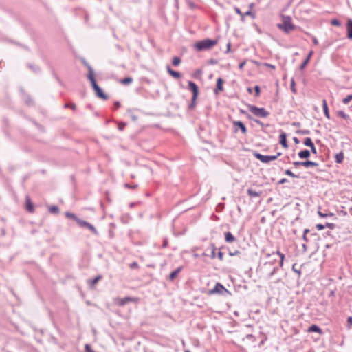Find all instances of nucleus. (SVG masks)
I'll list each match as a JSON object with an SVG mask.
<instances>
[{
    "label": "nucleus",
    "instance_id": "f257e3e1",
    "mask_svg": "<svg viewBox=\"0 0 352 352\" xmlns=\"http://www.w3.org/2000/svg\"><path fill=\"white\" fill-rule=\"evenodd\" d=\"M217 43V39L205 38L197 42L195 44V48L199 52L208 50L216 45Z\"/></svg>",
    "mask_w": 352,
    "mask_h": 352
},
{
    "label": "nucleus",
    "instance_id": "f03ea898",
    "mask_svg": "<svg viewBox=\"0 0 352 352\" xmlns=\"http://www.w3.org/2000/svg\"><path fill=\"white\" fill-rule=\"evenodd\" d=\"M207 295H219L221 296H227L231 293L221 283H217L212 289L204 292Z\"/></svg>",
    "mask_w": 352,
    "mask_h": 352
},
{
    "label": "nucleus",
    "instance_id": "7ed1b4c3",
    "mask_svg": "<svg viewBox=\"0 0 352 352\" xmlns=\"http://www.w3.org/2000/svg\"><path fill=\"white\" fill-rule=\"evenodd\" d=\"M188 89L190 90L192 93V96L191 98V102L188 105V109L190 110H193L197 105V99L199 94V90L198 86L195 82L192 81H188Z\"/></svg>",
    "mask_w": 352,
    "mask_h": 352
},
{
    "label": "nucleus",
    "instance_id": "20e7f679",
    "mask_svg": "<svg viewBox=\"0 0 352 352\" xmlns=\"http://www.w3.org/2000/svg\"><path fill=\"white\" fill-rule=\"evenodd\" d=\"M87 78L91 83V86H92L94 90L95 91L96 95L98 98H102L104 100H107L108 96L107 94H105L103 92V91L102 90V89L98 85V84L96 83V80L95 79L94 75H92L91 74H90L89 76H87Z\"/></svg>",
    "mask_w": 352,
    "mask_h": 352
},
{
    "label": "nucleus",
    "instance_id": "39448f33",
    "mask_svg": "<svg viewBox=\"0 0 352 352\" xmlns=\"http://www.w3.org/2000/svg\"><path fill=\"white\" fill-rule=\"evenodd\" d=\"M283 23H279L277 27L283 30L285 33H289L295 29V25L292 23V19L289 16H283Z\"/></svg>",
    "mask_w": 352,
    "mask_h": 352
},
{
    "label": "nucleus",
    "instance_id": "423d86ee",
    "mask_svg": "<svg viewBox=\"0 0 352 352\" xmlns=\"http://www.w3.org/2000/svg\"><path fill=\"white\" fill-rule=\"evenodd\" d=\"M248 108V110L256 117L267 118L270 114L269 111L263 107H258L252 104H249Z\"/></svg>",
    "mask_w": 352,
    "mask_h": 352
},
{
    "label": "nucleus",
    "instance_id": "0eeeda50",
    "mask_svg": "<svg viewBox=\"0 0 352 352\" xmlns=\"http://www.w3.org/2000/svg\"><path fill=\"white\" fill-rule=\"evenodd\" d=\"M253 155L255 158L265 164H268L271 161L276 160V157H274V155H263L256 151H254Z\"/></svg>",
    "mask_w": 352,
    "mask_h": 352
},
{
    "label": "nucleus",
    "instance_id": "6e6552de",
    "mask_svg": "<svg viewBox=\"0 0 352 352\" xmlns=\"http://www.w3.org/2000/svg\"><path fill=\"white\" fill-rule=\"evenodd\" d=\"M138 301V298L126 296L122 298H118L116 303L119 306H124L129 302H137Z\"/></svg>",
    "mask_w": 352,
    "mask_h": 352
},
{
    "label": "nucleus",
    "instance_id": "1a4fd4ad",
    "mask_svg": "<svg viewBox=\"0 0 352 352\" xmlns=\"http://www.w3.org/2000/svg\"><path fill=\"white\" fill-rule=\"evenodd\" d=\"M78 226L81 228H85L88 229L96 236H98L99 234L96 228L92 224L87 221H85L82 219Z\"/></svg>",
    "mask_w": 352,
    "mask_h": 352
},
{
    "label": "nucleus",
    "instance_id": "9d476101",
    "mask_svg": "<svg viewBox=\"0 0 352 352\" xmlns=\"http://www.w3.org/2000/svg\"><path fill=\"white\" fill-rule=\"evenodd\" d=\"M103 278V276L102 274H98L93 279H88L87 280V284L91 289H95L96 285Z\"/></svg>",
    "mask_w": 352,
    "mask_h": 352
},
{
    "label": "nucleus",
    "instance_id": "9b49d317",
    "mask_svg": "<svg viewBox=\"0 0 352 352\" xmlns=\"http://www.w3.org/2000/svg\"><path fill=\"white\" fill-rule=\"evenodd\" d=\"M25 209L30 213H33L34 212V204L29 196H26L25 197Z\"/></svg>",
    "mask_w": 352,
    "mask_h": 352
},
{
    "label": "nucleus",
    "instance_id": "f8f14e48",
    "mask_svg": "<svg viewBox=\"0 0 352 352\" xmlns=\"http://www.w3.org/2000/svg\"><path fill=\"white\" fill-rule=\"evenodd\" d=\"M224 80L221 78H219L217 80L216 87L214 89V92L215 94H218L219 91H222L223 90V85Z\"/></svg>",
    "mask_w": 352,
    "mask_h": 352
},
{
    "label": "nucleus",
    "instance_id": "ddd939ff",
    "mask_svg": "<svg viewBox=\"0 0 352 352\" xmlns=\"http://www.w3.org/2000/svg\"><path fill=\"white\" fill-rule=\"evenodd\" d=\"M346 36L349 39L352 40V19H349L347 20L346 24Z\"/></svg>",
    "mask_w": 352,
    "mask_h": 352
},
{
    "label": "nucleus",
    "instance_id": "4468645a",
    "mask_svg": "<svg viewBox=\"0 0 352 352\" xmlns=\"http://www.w3.org/2000/svg\"><path fill=\"white\" fill-rule=\"evenodd\" d=\"M233 125L234 126H236L239 129L241 130V131L242 132L243 134H246L247 133V128L245 126V125L243 124V122L241 121H234L233 122Z\"/></svg>",
    "mask_w": 352,
    "mask_h": 352
},
{
    "label": "nucleus",
    "instance_id": "2eb2a0df",
    "mask_svg": "<svg viewBox=\"0 0 352 352\" xmlns=\"http://www.w3.org/2000/svg\"><path fill=\"white\" fill-rule=\"evenodd\" d=\"M183 269V267L182 266H180V267H178L176 270H175L174 271H173L170 274H169V276H168V280L169 281H173L176 277L178 276V274L181 272V271Z\"/></svg>",
    "mask_w": 352,
    "mask_h": 352
},
{
    "label": "nucleus",
    "instance_id": "dca6fc26",
    "mask_svg": "<svg viewBox=\"0 0 352 352\" xmlns=\"http://www.w3.org/2000/svg\"><path fill=\"white\" fill-rule=\"evenodd\" d=\"M314 54V51L313 50H310V52L308 53L306 58L304 60V61L301 63V65H300V70H303L306 66L307 65V64L309 63L312 55Z\"/></svg>",
    "mask_w": 352,
    "mask_h": 352
},
{
    "label": "nucleus",
    "instance_id": "f3484780",
    "mask_svg": "<svg viewBox=\"0 0 352 352\" xmlns=\"http://www.w3.org/2000/svg\"><path fill=\"white\" fill-rule=\"evenodd\" d=\"M279 142L282 146L285 148H288V144L287 141V135L285 133H282L279 136Z\"/></svg>",
    "mask_w": 352,
    "mask_h": 352
},
{
    "label": "nucleus",
    "instance_id": "a211bd4d",
    "mask_svg": "<svg viewBox=\"0 0 352 352\" xmlns=\"http://www.w3.org/2000/svg\"><path fill=\"white\" fill-rule=\"evenodd\" d=\"M166 69H167L168 73L173 78H180L182 77L181 73L177 71H175V70L172 69L170 65L166 66Z\"/></svg>",
    "mask_w": 352,
    "mask_h": 352
},
{
    "label": "nucleus",
    "instance_id": "6ab92c4d",
    "mask_svg": "<svg viewBox=\"0 0 352 352\" xmlns=\"http://www.w3.org/2000/svg\"><path fill=\"white\" fill-rule=\"evenodd\" d=\"M224 236H225V241L227 243H233L236 241L235 236L230 232H225Z\"/></svg>",
    "mask_w": 352,
    "mask_h": 352
},
{
    "label": "nucleus",
    "instance_id": "aec40b11",
    "mask_svg": "<svg viewBox=\"0 0 352 352\" xmlns=\"http://www.w3.org/2000/svg\"><path fill=\"white\" fill-rule=\"evenodd\" d=\"M322 109H323V112H324V116L327 119H330L329 111L327 100L325 99H323V100H322Z\"/></svg>",
    "mask_w": 352,
    "mask_h": 352
},
{
    "label": "nucleus",
    "instance_id": "412c9836",
    "mask_svg": "<svg viewBox=\"0 0 352 352\" xmlns=\"http://www.w3.org/2000/svg\"><path fill=\"white\" fill-rule=\"evenodd\" d=\"M298 155L300 159H308L310 157V151L307 149H304L300 151Z\"/></svg>",
    "mask_w": 352,
    "mask_h": 352
},
{
    "label": "nucleus",
    "instance_id": "4be33fe9",
    "mask_svg": "<svg viewBox=\"0 0 352 352\" xmlns=\"http://www.w3.org/2000/svg\"><path fill=\"white\" fill-rule=\"evenodd\" d=\"M65 217L69 219H72L74 220L77 223L78 225L80 223V222L82 220L80 218H78L75 214L69 212H65Z\"/></svg>",
    "mask_w": 352,
    "mask_h": 352
},
{
    "label": "nucleus",
    "instance_id": "5701e85b",
    "mask_svg": "<svg viewBox=\"0 0 352 352\" xmlns=\"http://www.w3.org/2000/svg\"><path fill=\"white\" fill-rule=\"evenodd\" d=\"M318 166V163L312 162L310 160H307L302 162V166L305 168H309V167H317Z\"/></svg>",
    "mask_w": 352,
    "mask_h": 352
},
{
    "label": "nucleus",
    "instance_id": "b1692460",
    "mask_svg": "<svg viewBox=\"0 0 352 352\" xmlns=\"http://www.w3.org/2000/svg\"><path fill=\"white\" fill-rule=\"evenodd\" d=\"M247 193L250 197H260L261 195V192H256V190L252 188H248L247 190Z\"/></svg>",
    "mask_w": 352,
    "mask_h": 352
},
{
    "label": "nucleus",
    "instance_id": "393cba45",
    "mask_svg": "<svg viewBox=\"0 0 352 352\" xmlns=\"http://www.w3.org/2000/svg\"><path fill=\"white\" fill-rule=\"evenodd\" d=\"M308 331L309 332H316V333H318L320 334H321L322 333V331L321 329V328H320L318 325L316 324H311L309 329H308Z\"/></svg>",
    "mask_w": 352,
    "mask_h": 352
},
{
    "label": "nucleus",
    "instance_id": "a878e982",
    "mask_svg": "<svg viewBox=\"0 0 352 352\" xmlns=\"http://www.w3.org/2000/svg\"><path fill=\"white\" fill-rule=\"evenodd\" d=\"M344 160V153L342 151L340 152L339 153H337L335 155V162L338 164L342 163Z\"/></svg>",
    "mask_w": 352,
    "mask_h": 352
},
{
    "label": "nucleus",
    "instance_id": "bb28decb",
    "mask_svg": "<svg viewBox=\"0 0 352 352\" xmlns=\"http://www.w3.org/2000/svg\"><path fill=\"white\" fill-rule=\"evenodd\" d=\"M228 254L230 256H238L240 258L242 257V252L238 250H232L230 248H228Z\"/></svg>",
    "mask_w": 352,
    "mask_h": 352
},
{
    "label": "nucleus",
    "instance_id": "cd10ccee",
    "mask_svg": "<svg viewBox=\"0 0 352 352\" xmlns=\"http://www.w3.org/2000/svg\"><path fill=\"white\" fill-rule=\"evenodd\" d=\"M133 81L132 77L128 76L122 79H120L119 82L124 85H128Z\"/></svg>",
    "mask_w": 352,
    "mask_h": 352
},
{
    "label": "nucleus",
    "instance_id": "c85d7f7f",
    "mask_svg": "<svg viewBox=\"0 0 352 352\" xmlns=\"http://www.w3.org/2000/svg\"><path fill=\"white\" fill-rule=\"evenodd\" d=\"M82 63L88 69L89 73H88L87 76H89L90 74H91L92 75H94V70H93L91 66L85 59L82 60Z\"/></svg>",
    "mask_w": 352,
    "mask_h": 352
},
{
    "label": "nucleus",
    "instance_id": "c756f323",
    "mask_svg": "<svg viewBox=\"0 0 352 352\" xmlns=\"http://www.w3.org/2000/svg\"><path fill=\"white\" fill-rule=\"evenodd\" d=\"M49 212L51 213V214H58L59 213V208L57 206H51L50 208H49Z\"/></svg>",
    "mask_w": 352,
    "mask_h": 352
},
{
    "label": "nucleus",
    "instance_id": "7c9ffc66",
    "mask_svg": "<svg viewBox=\"0 0 352 352\" xmlns=\"http://www.w3.org/2000/svg\"><path fill=\"white\" fill-rule=\"evenodd\" d=\"M247 16H251L252 19L255 17L254 14L251 10H248L245 13H243L242 18L241 19V21L243 22L245 21V17Z\"/></svg>",
    "mask_w": 352,
    "mask_h": 352
},
{
    "label": "nucleus",
    "instance_id": "2f4dec72",
    "mask_svg": "<svg viewBox=\"0 0 352 352\" xmlns=\"http://www.w3.org/2000/svg\"><path fill=\"white\" fill-rule=\"evenodd\" d=\"M337 115L338 117L343 118L345 120H349V116L346 114L343 111H338L337 112Z\"/></svg>",
    "mask_w": 352,
    "mask_h": 352
},
{
    "label": "nucleus",
    "instance_id": "473e14b6",
    "mask_svg": "<svg viewBox=\"0 0 352 352\" xmlns=\"http://www.w3.org/2000/svg\"><path fill=\"white\" fill-rule=\"evenodd\" d=\"M181 58L178 56H174L172 59V64L177 67L181 63Z\"/></svg>",
    "mask_w": 352,
    "mask_h": 352
},
{
    "label": "nucleus",
    "instance_id": "72a5a7b5",
    "mask_svg": "<svg viewBox=\"0 0 352 352\" xmlns=\"http://www.w3.org/2000/svg\"><path fill=\"white\" fill-rule=\"evenodd\" d=\"M303 144L305 146L309 147L313 146L314 144L312 140L310 138H306L303 141Z\"/></svg>",
    "mask_w": 352,
    "mask_h": 352
},
{
    "label": "nucleus",
    "instance_id": "f704fd0d",
    "mask_svg": "<svg viewBox=\"0 0 352 352\" xmlns=\"http://www.w3.org/2000/svg\"><path fill=\"white\" fill-rule=\"evenodd\" d=\"M254 122L256 124H257L258 125L261 126L262 127V129H263L265 127H269L270 126V124H264L263 122H261V120H257V119H255L254 120Z\"/></svg>",
    "mask_w": 352,
    "mask_h": 352
},
{
    "label": "nucleus",
    "instance_id": "c9c22d12",
    "mask_svg": "<svg viewBox=\"0 0 352 352\" xmlns=\"http://www.w3.org/2000/svg\"><path fill=\"white\" fill-rule=\"evenodd\" d=\"M276 254L280 256V262H279V266L283 267L285 255L283 253H281L280 251H277Z\"/></svg>",
    "mask_w": 352,
    "mask_h": 352
},
{
    "label": "nucleus",
    "instance_id": "e433bc0d",
    "mask_svg": "<svg viewBox=\"0 0 352 352\" xmlns=\"http://www.w3.org/2000/svg\"><path fill=\"white\" fill-rule=\"evenodd\" d=\"M310 133H311L310 131L308 129H302V130L299 129L296 131V134H300V135H309Z\"/></svg>",
    "mask_w": 352,
    "mask_h": 352
},
{
    "label": "nucleus",
    "instance_id": "4c0bfd02",
    "mask_svg": "<svg viewBox=\"0 0 352 352\" xmlns=\"http://www.w3.org/2000/svg\"><path fill=\"white\" fill-rule=\"evenodd\" d=\"M126 126V123L124 122H118V129L119 131H122L124 129Z\"/></svg>",
    "mask_w": 352,
    "mask_h": 352
},
{
    "label": "nucleus",
    "instance_id": "58836bf2",
    "mask_svg": "<svg viewBox=\"0 0 352 352\" xmlns=\"http://www.w3.org/2000/svg\"><path fill=\"white\" fill-rule=\"evenodd\" d=\"M352 100V94L351 95H348L346 97H345L343 100H342V102L344 104H349V102Z\"/></svg>",
    "mask_w": 352,
    "mask_h": 352
},
{
    "label": "nucleus",
    "instance_id": "ea45409f",
    "mask_svg": "<svg viewBox=\"0 0 352 352\" xmlns=\"http://www.w3.org/2000/svg\"><path fill=\"white\" fill-rule=\"evenodd\" d=\"M285 174L288 175V176H290L293 178H298L299 176L297 175H295L294 173H293L289 169H287L285 171Z\"/></svg>",
    "mask_w": 352,
    "mask_h": 352
},
{
    "label": "nucleus",
    "instance_id": "a19ab883",
    "mask_svg": "<svg viewBox=\"0 0 352 352\" xmlns=\"http://www.w3.org/2000/svg\"><path fill=\"white\" fill-rule=\"evenodd\" d=\"M318 215L320 217H322V218H325V217H331V216H333V214L331 213V212H329V213H323L321 211H318Z\"/></svg>",
    "mask_w": 352,
    "mask_h": 352
},
{
    "label": "nucleus",
    "instance_id": "79ce46f5",
    "mask_svg": "<svg viewBox=\"0 0 352 352\" xmlns=\"http://www.w3.org/2000/svg\"><path fill=\"white\" fill-rule=\"evenodd\" d=\"M65 108H70L73 111H75L76 109V106L74 103H66L64 105Z\"/></svg>",
    "mask_w": 352,
    "mask_h": 352
},
{
    "label": "nucleus",
    "instance_id": "37998d69",
    "mask_svg": "<svg viewBox=\"0 0 352 352\" xmlns=\"http://www.w3.org/2000/svg\"><path fill=\"white\" fill-rule=\"evenodd\" d=\"M346 328L351 329L352 328V316H349L346 320Z\"/></svg>",
    "mask_w": 352,
    "mask_h": 352
},
{
    "label": "nucleus",
    "instance_id": "c03bdc74",
    "mask_svg": "<svg viewBox=\"0 0 352 352\" xmlns=\"http://www.w3.org/2000/svg\"><path fill=\"white\" fill-rule=\"evenodd\" d=\"M331 24L332 25L338 26V27H339V26H340V25H341V23H340V21L338 19H331Z\"/></svg>",
    "mask_w": 352,
    "mask_h": 352
},
{
    "label": "nucleus",
    "instance_id": "a18cd8bd",
    "mask_svg": "<svg viewBox=\"0 0 352 352\" xmlns=\"http://www.w3.org/2000/svg\"><path fill=\"white\" fill-rule=\"evenodd\" d=\"M28 67L32 69L34 72H38L40 71V68L39 67L36 66V65H32V64H28Z\"/></svg>",
    "mask_w": 352,
    "mask_h": 352
},
{
    "label": "nucleus",
    "instance_id": "49530a36",
    "mask_svg": "<svg viewBox=\"0 0 352 352\" xmlns=\"http://www.w3.org/2000/svg\"><path fill=\"white\" fill-rule=\"evenodd\" d=\"M278 270V267H274L272 271L268 274V278H271Z\"/></svg>",
    "mask_w": 352,
    "mask_h": 352
},
{
    "label": "nucleus",
    "instance_id": "de8ad7c7",
    "mask_svg": "<svg viewBox=\"0 0 352 352\" xmlns=\"http://www.w3.org/2000/svg\"><path fill=\"white\" fill-rule=\"evenodd\" d=\"M212 246V251H211V258H214L216 257V247L214 245V244H212L211 245Z\"/></svg>",
    "mask_w": 352,
    "mask_h": 352
},
{
    "label": "nucleus",
    "instance_id": "09e8293b",
    "mask_svg": "<svg viewBox=\"0 0 352 352\" xmlns=\"http://www.w3.org/2000/svg\"><path fill=\"white\" fill-rule=\"evenodd\" d=\"M290 88L293 93H294V94L296 93V89L295 87V81L294 79H292V80H291Z\"/></svg>",
    "mask_w": 352,
    "mask_h": 352
},
{
    "label": "nucleus",
    "instance_id": "8fccbe9b",
    "mask_svg": "<svg viewBox=\"0 0 352 352\" xmlns=\"http://www.w3.org/2000/svg\"><path fill=\"white\" fill-rule=\"evenodd\" d=\"M124 187L129 189H135L138 188V184L131 185L128 183L124 184Z\"/></svg>",
    "mask_w": 352,
    "mask_h": 352
},
{
    "label": "nucleus",
    "instance_id": "3c124183",
    "mask_svg": "<svg viewBox=\"0 0 352 352\" xmlns=\"http://www.w3.org/2000/svg\"><path fill=\"white\" fill-rule=\"evenodd\" d=\"M254 91H255V96L256 97L259 96L260 93H261V89H260V87L258 85H256L254 87Z\"/></svg>",
    "mask_w": 352,
    "mask_h": 352
},
{
    "label": "nucleus",
    "instance_id": "603ef678",
    "mask_svg": "<svg viewBox=\"0 0 352 352\" xmlns=\"http://www.w3.org/2000/svg\"><path fill=\"white\" fill-rule=\"evenodd\" d=\"M85 352H95L91 349V346L89 344H85Z\"/></svg>",
    "mask_w": 352,
    "mask_h": 352
},
{
    "label": "nucleus",
    "instance_id": "864d4df0",
    "mask_svg": "<svg viewBox=\"0 0 352 352\" xmlns=\"http://www.w3.org/2000/svg\"><path fill=\"white\" fill-rule=\"evenodd\" d=\"M168 245V240L167 238H164L163 240V243L162 245V248H167Z\"/></svg>",
    "mask_w": 352,
    "mask_h": 352
},
{
    "label": "nucleus",
    "instance_id": "5fc2aeb1",
    "mask_svg": "<svg viewBox=\"0 0 352 352\" xmlns=\"http://www.w3.org/2000/svg\"><path fill=\"white\" fill-rule=\"evenodd\" d=\"M130 268L135 269L138 267V263L137 262H133L129 265Z\"/></svg>",
    "mask_w": 352,
    "mask_h": 352
},
{
    "label": "nucleus",
    "instance_id": "6e6d98bb",
    "mask_svg": "<svg viewBox=\"0 0 352 352\" xmlns=\"http://www.w3.org/2000/svg\"><path fill=\"white\" fill-rule=\"evenodd\" d=\"M234 9L235 12L242 17L243 12L241 11V10L238 7H234Z\"/></svg>",
    "mask_w": 352,
    "mask_h": 352
},
{
    "label": "nucleus",
    "instance_id": "4d7b16f0",
    "mask_svg": "<svg viewBox=\"0 0 352 352\" xmlns=\"http://www.w3.org/2000/svg\"><path fill=\"white\" fill-rule=\"evenodd\" d=\"M316 228H317L318 230H322L325 228V226L321 223H318L316 226Z\"/></svg>",
    "mask_w": 352,
    "mask_h": 352
},
{
    "label": "nucleus",
    "instance_id": "13d9d810",
    "mask_svg": "<svg viewBox=\"0 0 352 352\" xmlns=\"http://www.w3.org/2000/svg\"><path fill=\"white\" fill-rule=\"evenodd\" d=\"M324 226L330 229H333L335 228V224L332 223H326Z\"/></svg>",
    "mask_w": 352,
    "mask_h": 352
},
{
    "label": "nucleus",
    "instance_id": "bf43d9fd",
    "mask_svg": "<svg viewBox=\"0 0 352 352\" xmlns=\"http://www.w3.org/2000/svg\"><path fill=\"white\" fill-rule=\"evenodd\" d=\"M223 255H224L223 253L222 252L219 251L217 254V257L220 261H223Z\"/></svg>",
    "mask_w": 352,
    "mask_h": 352
},
{
    "label": "nucleus",
    "instance_id": "052dcab7",
    "mask_svg": "<svg viewBox=\"0 0 352 352\" xmlns=\"http://www.w3.org/2000/svg\"><path fill=\"white\" fill-rule=\"evenodd\" d=\"M293 164L295 167H299L300 166H302V162H294Z\"/></svg>",
    "mask_w": 352,
    "mask_h": 352
},
{
    "label": "nucleus",
    "instance_id": "680f3d73",
    "mask_svg": "<svg viewBox=\"0 0 352 352\" xmlns=\"http://www.w3.org/2000/svg\"><path fill=\"white\" fill-rule=\"evenodd\" d=\"M286 182H288V179H286V178H283V179H281L280 180L278 181V184H285Z\"/></svg>",
    "mask_w": 352,
    "mask_h": 352
},
{
    "label": "nucleus",
    "instance_id": "e2e57ef3",
    "mask_svg": "<svg viewBox=\"0 0 352 352\" xmlns=\"http://www.w3.org/2000/svg\"><path fill=\"white\" fill-rule=\"evenodd\" d=\"M292 125L294 126L299 128V127H300L301 124L300 122H292Z\"/></svg>",
    "mask_w": 352,
    "mask_h": 352
},
{
    "label": "nucleus",
    "instance_id": "0e129e2a",
    "mask_svg": "<svg viewBox=\"0 0 352 352\" xmlns=\"http://www.w3.org/2000/svg\"><path fill=\"white\" fill-rule=\"evenodd\" d=\"M312 42L315 45H318V41L315 36H312Z\"/></svg>",
    "mask_w": 352,
    "mask_h": 352
},
{
    "label": "nucleus",
    "instance_id": "69168bd1",
    "mask_svg": "<svg viewBox=\"0 0 352 352\" xmlns=\"http://www.w3.org/2000/svg\"><path fill=\"white\" fill-rule=\"evenodd\" d=\"M310 148H311V151L312 153H314V154L317 153L316 148L314 144H313V146H310Z\"/></svg>",
    "mask_w": 352,
    "mask_h": 352
},
{
    "label": "nucleus",
    "instance_id": "338daca9",
    "mask_svg": "<svg viewBox=\"0 0 352 352\" xmlns=\"http://www.w3.org/2000/svg\"><path fill=\"white\" fill-rule=\"evenodd\" d=\"M120 107V103L118 101L114 102V109H117Z\"/></svg>",
    "mask_w": 352,
    "mask_h": 352
},
{
    "label": "nucleus",
    "instance_id": "774afa93",
    "mask_svg": "<svg viewBox=\"0 0 352 352\" xmlns=\"http://www.w3.org/2000/svg\"><path fill=\"white\" fill-rule=\"evenodd\" d=\"M296 264H294L293 266H292V270L298 273V274H300V270H298L297 268H295V266H296Z\"/></svg>",
    "mask_w": 352,
    "mask_h": 352
}]
</instances>
